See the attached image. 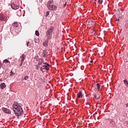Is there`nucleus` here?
Here are the masks:
<instances>
[{
    "instance_id": "f257e3e1",
    "label": "nucleus",
    "mask_w": 128,
    "mask_h": 128,
    "mask_svg": "<svg viewBox=\"0 0 128 128\" xmlns=\"http://www.w3.org/2000/svg\"><path fill=\"white\" fill-rule=\"evenodd\" d=\"M13 111L16 116H22L24 114L22 106H20L18 103H15L13 104Z\"/></svg>"
},
{
    "instance_id": "f03ea898",
    "label": "nucleus",
    "mask_w": 128,
    "mask_h": 128,
    "mask_svg": "<svg viewBox=\"0 0 128 128\" xmlns=\"http://www.w3.org/2000/svg\"><path fill=\"white\" fill-rule=\"evenodd\" d=\"M47 6L50 10H56V6L54 5V2L52 1H48Z\"/></svg>"
},
{
    "instance_id": "7ed1b4c3",
    "label": "nucleus",
    "mask_w": 128,
    "mask_h": 128,
    "mask_svg": "<svg viewBox=\"0 0 128 128\" xmlns=\"http://www.w3.org/2000/svg\"><path fill=\"white\" fill-rule=\"evenodd\" d=\"M54 31V27L51 26L50 29L47 31L46 34L48 38H50V36H52V32Z\"/></svg>"
},
{
    "instance_id": "20e7f679",
    "label": "nucleus",
    "mask_w": 128,
    "mask_h": 128,
    "mask_svg": "<svg viewBox=\"0 0 128 128\" xmlns=\"http://www.w3.org/2000/svg\"><path fill=\"white\" fill-rule=\"evenodd\" d=\"M8 20V17L4 15V14H1L0 15V20L2 22H6Z\"/></svg>"
},
{
    "instance_id": "39448f33",
    "label": "nucleus",
    "mask_w": 128,
    "mask_h": 128,
    "mask_svg": "<svg viewBox=\"0 0 128 128\" xmlns=\"http://www.w3.org/2000/svg\"><path fill=\"white\" fill-rule=\"evenodd\" d=\"M2 110L3 112H5L6 114H10V110L6 108H2Z\"/></svg>"
},
{
    "instance_id": "423d86ee",
    "label": "nucleus",
    "mask_w": 128,
    "mask_h": 128,
    "mask_svg": "<svg viewBox=\"0 0 128 128\" xmlns=\"http://www.w3.org/2000/svg\"><path fill=\"white\" fill-rule=\"evenodd\" d=\"M94 98H95L96 100H98L100 98V95L98 94V92L94 93Z\"/></svg>"
},
{
    "instance_id": "0eeeda50",
    "label": "nucleus",
    "mask_w": 128,
    "mask_h": 128,
    "mask_svg": "<svg viewBox=\"0 0 128 128\" xmlns=\"http://www.w3.org/2000/svg\"><path fill=\"white\" fill-rule=\"evenodd\" d=\"M6 87V83L2 82L0 84V88H2V90H4V88H5Z\"/></svg>"
},
{
    "instance_id": "6e6552de",
    "label": "nucleus",
    "mask_w": 128,
    "mask_h": 128,
    "mask_svg": "<svg viewBox=\"0 0 128 128\" xmlns=\"http://www.w3.org/2000/svg\"><path fill=\"white\" fill-rule=\"evenodd\" d=\"M88 24L90 26H91L94 24V21H92V20H88Z\"/></svg>"
},
{
    "instance_id": "1a4fd4ad",
    "label": "nucleus",
    "mask_w": 128,
    "mask_h": 128,
    "mask_svg": "<svg viewBox=\"0 0 128 128\" xmlns=\"http://www.w3.org/2000/svg\"><path fill=\"white\" fill-rule=\"evenodd\" d=\"M24 58H26V56H24V54H22L21 56L22 64V62H24Z\"/></svg>"
},
{
    "instance_id": "9d476101",
    "label": "nucleus",
    "mask_w": 128,
    "mask_h": 128,
    "mask_svg": "<svg viewBox=\"0 0 128 128\" xmlns=\"http://www.w3.org/2000/svg\"><path fill=\"white\" fill-rule=\"evenodd\" d=\"M77 94L78 98H82V91H80Z\"/></svg>"
},
{
    "instance_id": "9b49d317",
    "label": "nucleus",
    "mask_w": 128,
    "mask_h": 128,
    "mask_svg": "<svg viewBox=\"0 0 128 128\" xmlns=\"http://www.w3.org/2000/svg\"><path fill=\"white\" fill-rule=\"evenodd\" d=\"M48 40H46L43 43L44 46H48Z\"/></svg>"
},
{
    "instance_id": "f8f14e48",
    "label": "nucleus",
    "mask_w": 128,
    "mask_h": 128,
    "mask_svg": "<svg viewBox=\"0 0 128 128\" xmlns=\"http://www.w3.org/2000/svg\"><path fill=\"white\" fill-rule=\"evenodd\" d=\"M42 56L44 58H46V56H48V52H46L44 50L42 54Z\"/></svg>"
},
{
    "instance_id": "ddd939ff",
    "label": "nucleus",
    "mask_w": 128,
    "mask_h": 128,
    "mask_svg": "<svg viewBox=\"0 0 128 128\" xmlns=\"http://www.w3.org/2000/svg\"><path fill=\"white\" fill-rule=\"evenodd\" d=\"M124 86L126 88H128V80H124Z\"/></svg>"
},
{
    "instance_id": "4468645a",
    "label": "nucleus",
    "mask_w": 128,
    "mask_h": 128,
    "mask_svg": "<svg viewBox=\"0 0 128 128\" xmlns=\"http://www.w3.org/2000/svg\"><path fill=\"white\" fill-rule=\"evenodd\" d=\"M44 62V60L42 59H40L39 62H38V66H41V64Z\"/></svg>"
},
{
    "instance_id": "2eb2a0df",
    "label": "nucleus",
    "mask_w": 128,
    "mask_h": 128,
    "mask_svg": "<svg viewBox=\"0 0 128 128\" xmlns=\"http://www.w3.org/2000/svg\"><path fill=\"white\" fill-rule=\"evenodd\" d=\"M42 68H43V70H44V68L46 70H48L50 69V68L48 66H46V65H44L43 66H42Z\"/></svg>"
},
{
    "instance_id": "dca6fc26",
    "label": "nucleus",
    "mask_w": 128,
    "mask_h": 128,
    "mask_svg": "<svg viewBox=\"0 0 128 128\" xmlns=\"http://www.w3.org/2000/svg\"><path fill=\"white\" fill-rule=\"evenodd\" d=\"M11 8L12 10H18V6H14V5H11Z\"/></svg>"
},
{
    "instance_id": "f3484780",
    "label": "nucleus",
    "mask_w": 128,
    "mask_h": 128,
    "mask_svg": "<svg viewBox=\"0 0 128 128\" xmlns=\"http://www.w3.org/2000/svg\"><path fill=\"white\" fill-rule=\"evenodd\" d=\"M12 26L14 28H18V22H14V24H12Z\"/></svg>"
},
{
    "instance_id": "a211bd4d",
    "label": "nucleus",
    "mask_w": 128,
    "mask_h": 128,
    "mask_svg": "<svg viewBox=\"0 0 128 128\" xmlns=\"http://www.w3.org/2000/svg\"><path fill=\"white\" fill-rule=\"evenodd\" d=\"M62 2H63V6H66V1L62 0Z\"/></svg>"
},
{
    "instance_id": "6ab92c4d",
    "label": "nucleus",
    "mask_w": 128,
    "mask_h": 128,
    "mask_svg": "<svg viewBox=\"0 0 128 128\" xmlns=\"http://www.w3.org/2000/svg\"><path fill=\"white\" fill-rule=\"evenodd\" d=\"M102 4V0H98V4Z\"/></svg>"
},
{
    "instance_id": "aec40b11",
    "label": "nucleus",
    "mask_w": 128,
    "mask_h": 128,
    "mask_svg": "<svg viewBox=\"0 0 128 128\" xmlns=\"http://www.w3.org/2000/svg\"><path fill=\"white\" fill-rule=\"evenodd\" d=\"M96 86L98 90H100V84H97Z\"/></svg>"
},
{
    "instance_id": "412c9836",
    "label": "nucleus",
    "mask_w": 128,
    "mask_h": 128,
    "mask_svg": "<svg viewBox=\"0 0 128 128\" xmlns=\"http://www.w3.org/2000/svg\"><path fill=\"white\" fill-rule=\"evenodd\" d=\"M35 34H36V35L37 36H40V32L38 30H36L35 32Z\"/></svg>"
},
{
    "instance_id": "4be33fe9",
    "label": "nucleus",
    "mask_w": 128,
    "mask_h": 128,
    "mask_svg": "<svg viewBox=\"0 0 128 128\" xmlns=\"http://www.w3.org/2000/svg\"><path fill=\"white\" fill-rule=\"evenodd\" d=\"M110 124H114V120L112 119L110 120Z\"/></svg>"
},
{
    "instance_id": "5701e85b",
    "label": "nucleus",
    "mask_w": 128,
    "mask_h": 128,
    "mask_svg": "<svg viewBox=\"0 0 128 128\" xmlns=\"http://www.w3.org/2000/svg\"><path fill=\"white\" fill-rule=\"evenodd\" d=\"M90 33L93 34H96V31H94V30H90Z\"/></svg>"
},
{
    "instance_id": "b1692460",
    "label": "nucleus",
    "mask_w": 128,
    "mask_h": 128,
    "mask_svg": "<svg viewBox=\"0 0 128 128\" xmlns=\"http://www.w3.org/2000/svg\"><path fill=\"white\" fill-rule=\"evenodd\" d=\"M4 62H7V63H10V61H8V60L5 59L4 60Z\"/></svg>"
},
{
    "instance_id": "393cba45",
    "label": "nucleus",
    "mask_w": 128,
    "mask_h": 128,
    "mask_svg": "<svg viewBox=\"0 0 128 128\" xmlns=\"http://www.w3.org/2000/svg\"><path fill=\"white\" fill-rule=\"evenodd\" d=\"M44 64H46V66H48V67L50 66V64H48L46 62H44Z\"/></svg>"
},
{
    "instance_id": "a878e982",
    "label": "nucleus",
    "mask_w": 128,
    "mask_h": 128,
    "mask_svg": "<svg viewBox=\"0 0 128 128\" xmlns=\"http://www.w3.org/2000/svg\"><path fill=\"white\" fill-rule=\"evenodd\" d=\"M28 76H24V79L25 80H28Z\"/></svg>"
},
{
    "instance_id": "bb28decb",
    "label": "nucleus",
    "mask_w": 128,
    "mask_h": 128,
    "mask_svg": "<svg viewBox=\"0 0 128 128\" xmlns=\"http://www.w3.org/2000/svg\"><path fill=\"white\" fill-rule=\"evenodd\" d=\"M49 14H50V12H46V16H48Z\"/></svg>"
},
{
    "instance_id": "cd10ccee",
    "label": "nucleus",
    "mask_w": 128,
    "mask_h": 128,
    "mask_svg": "<svg viewBox=\"0 0 128 128\" xmlns=\"http://www.w3.org/2000/svg\"><path fill=\"white\" fill-rule=\"evenodd\" d=\"M36 70H38V68H40V66H36Z\"/></svg>"
},
{
    "instance_id": "c85d7f7f",
    "label": "nucleus",
    "mask_w": 128,
    "mask_h": 128,
    "mask_svg": "<svg viewBox=\"0 0 128 128\" xmlns=\"http://www.w3.org/2000/svg\"><path fill=\"white\" fill-rule=\"evenodd\" d=\"M28 44H30V42H28L27 43H26V46H28Z\"/></svg>"
},
{
    "instance_id": "c756f323",
    "label": "nucleus",
    "mask_w": 128,
    "mask_h": 128,
    "mask_svg": "<svg viewBox=\"0 0 128 128\" xmlns=\"http://www.w3.org/2000/svg\"><path fill=\"white\" fill-rule=\"evenodd\" d=\"M1 68H2V63L0 62V70Z\"/></svg>"
},
{
    "instance_id": "7c9ffc66",
    "label": "nucleus",
    "mask_w": 128,
    "mask_h": 128,
    "mask_svg": "<svg viewBox=\"0 0 128 128\" xmlns=\"http://www.w3.org/2000/svg\"><path fill=\"white\" fill-rule=\"evenodd\" d=\"M126 106L127 108H128V103H127V104H126Z\"/></svg>"
},
{
    "instance_id": "2f4dec72",
    "label": "nucleus",
    "mask_w": 128,
    "mask_h": 128,
    "mask_svg": "<svg viewBox=\"0 0 128 128\" xmlns=\"http://www.w3.org/2000/svg\"><path fill=\"white\" fill-rule=\"evenodd\" d=\"M116 20H117V22H119L120 21V19L118 18V19Z\"/></svg>"
},
{
    "instance_id": "473e14b6",
    "label": "nucleus",
    "mask_w": 128,
    "mask_h": 128,
    "mask_svg": "<svg viewBox=\"0 0 128 128\" xmlns=\"http://www.w3.org/2000/svg\"><path fill=\"white\" fill-rule=\"evenodd\" d=\"M40 70H42V67L40 68Z\"/></svg>"
},
{
    "instance_id": "72a5a7b5",
    "label": "nucleus",
    "mask_w": 128,
    "mask_h": 128,
    "mask_svg": "<svg viewBox=\"0 0 128 128\" xmlns=\"http://www.w3.org/2000/svg\"><path fill=\"white\" fill-rule=\"evenodd\" d=\"M90 62H93V61L92 60H90Z\"/></svg>"
},
{
    "instance_id": "f704fd0d",
    "label": "nucleus",
    "mask_w": 128,
    "mask_h": 128,
    "mask_svg": "<svg viewBox=\"0 0 128 128\" xmlns=\"http://www.w3.org/2000/svg\"><path fill=\"white\" fill-rule=\"evenodd\" d=\"M18 12H20V10H18Z\"/></svg>"
},
{
    "instance_id": "c9c22d12",
    "label": "nucleus",
    "mask_w": 128,
    "mask_h": 128,
    "mask_svg": "<svg viewBox=\"0 0 128 128\" xmlns=\"http://www.w3.org/2000/svg\"><path fill=\"white\" fill-rule=\"evenodd\" d=\"M11 73H12V71H11Z\"/></svg>"
},
{
    "instance_id": "e433bc0d",
    "label": "nucleus",
    "mask_w": 128,
    "mask_h": 128,
    "mask_svg": "<svg viewBox=\"0 0 128 128\" xmlns=\"http://www.w3.org/2000/svg\"><path fill=\"white\" fill-rule=\"evenodd\" d=\"M22 62H21V65H22Z\"/></svg>"
}]
</instances>
